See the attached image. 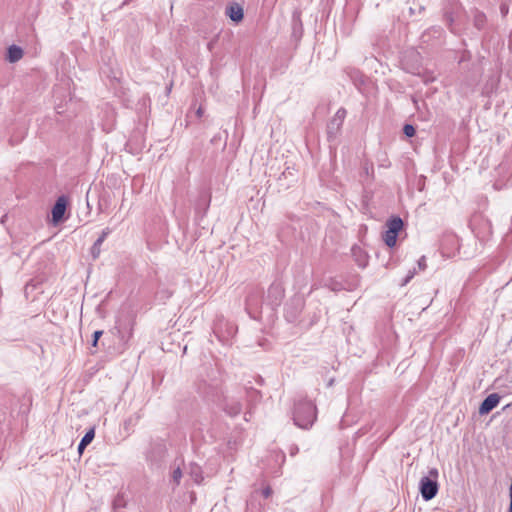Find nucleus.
Instances as JSON below:
<instances>
[{"mask_svg":"<svg viewBox=\"0 0 512 512\" xmlns=\"http://www.w3.org/2000/svg\"><path fill=\"white\" fill-rule=\"evenodd\" d=\"M317 419V408L315 404L306 398H300L294 403L293 421L296 426L302 429L312 427Z\"/></svg>","mask_w":512,"mask_h":512,"instance_id":"obj_1","label":"nucleus"},{"mask_svg":"<svg viewBox=\"0 0 512 512\" xmlns=\"http://www.w3.org/2000/svg\"><path fill=\"white\" fill-rule=\"evenodd\" d=\"M429 475L433 477V479L428 476H424L421 478L419 483L420 493L425 501L433 499L438 493V483L436 481L438 477L437 469H431L429 471Z\"/></svg>","mask_w":512,"mask_h":512,"instance_id":"obj_2","label":"nucleus"},{"mask_svg":"<svg viewBox=\"0 0 512 512\" xmlns=\"http://www.w3.org/2000/svg\"><path fill=\"white\" fill-rule=\"evenodd\" d=\"M346 114H347V112L344 108H340L337 110V112L335 113L333 118L330 120L328 127H327L329 137H334L338 134V132L340 131V129L343 125Z\"/></svg>","mask_w":512,"mask_h":512,"instance_id":"obj_3","label":"nucleus"},{"mask_svg":"<svg viewBox=\"0 0 512 512\" xmlns=\"http://www.w3.org/2000/svg\"><path fill=\"white\" fill-rule=\"evenodd\" d=\"M284 290L280 284L273 283L267 291L265 301L268 305L274 307L278 306L283 298Z\"/></svg>","mask_w":512,"mask_h":512,"instance_id":"obj_4","label":"nucleus"},{"mask_svg":"<svg viewBox=\"0 0 512 512\" xmlns=\"http://www.w3.org/2000/svg\"><path fill=\"white\" fill-rule=\"evenodd\" d=\"M500 402V396L497 393L488 395L479 407V414L486 415L492 411Z\"/></svg>","mask_w":512,"mask_h":512,"instance_id":"obj_5","label":"nucleus"},{"mask_svg":"<svg viewBox=\"0 0 512 512\" xmlns=\"http://www.w3.org/2000/svg\"><path fill=\"white\" fill-rule=\"evenodd\" d=\"M66 206H67L66 198L64 196H60L56 200V202L52 208V220L54 223H58L63 219V216L66 211Z\"/></svg>","mask_w":512,"mask_h":512,"instance_id":"obj_6","label":"nucleus"},{"mask_svg":"<svg viewBox=\"0 0 512 512\" xmlns=\"http://www.w3.org/2000/svg\"><path fill=\"white\" fill-rule=\"evenodd\" d=\"M110 233H111L110 228H105L104 230H102L100 236L98 237V239L92 245V247H91V255H92V258L94 260H96L100 256L101 245L103 244V242L105 241V239L107 238V236Z\"/></svg>","mask_w":512,"mask_h":512,"instance_id":"obj_7","label":"nucleus"},{"mask_svg":"<svg viewBox=\"0 0 512 512\" xmlns=\"http://www.w3.org/2000/svg\"><path fill=\"white\" fill-rule=\"evenodd\" d=\"M226 15L234 22H240L243 17V9L239 4H232L226 8Z\"/></svg>","mask_w":512,"mask_h":512,"instance_id":"obj_8","label":"nucleus"},{"mask_svg":"<svg viewBox=\"0 0 512 512\" xmlns=\"http://www.w3.org/2000/svg\"><path fill=\"white\" fill-rule=\"evenodd\" d=\"M351 252L357 265L361 268H365L368 264V255L366 252L358 246H353Z\"/></svg>","mask_w":512,"mask_h":512,"instance_id":"obj_9","label":"nucleus"},{"mask_svg":"<svg viewBox=\"0 0 512 512\" xmlns=\"http://www.w3.org/2000/svg\"><path fill=\"white\" fill-rule=\"evenodd\" d=\"M224 410L228 415L234 417L241 412L242 405L236 399H226L224 403Z\"/></svg>","mask_w":512,"mask_h":512,"instance_id":"obj_10","label":"nucleus"},{"mask_svg":"<svg viewBox=\"0 0 512 512\" xmlns=\"http://www.w3.org/2000/svg\"><path fill=\"white\" fill-rule=\"evenodd\" d=\"M23 57V50L21 47L17 45H11L9 46L7 50V56L6 59L10 63H15L19 61Z\"/></svg>","mask_w":512,"mask_h":512,"instance_id":"obj_11","label":"nucleus"},{"mask_svg":"<svg viewBox=\"0 0 512 512\" xmlns=\"http://www.w3.org/2000/svg\"><path fill=\"white\" fill-rule=\"evenodd\" d=\"M188 474L196 484H200L203 480L202 468L196 463H190Z\"/></svg>","mask_w":512,"mask_h":512,"instance_id":"obj_12","label":"nucleus"},{"mask_svg":"<svg viewBox=\"0 0 512 512\" xmlns=\"http://www.w3.org/2000/svg\"><path fill=\"white\" fill-rule=\"evenodd\" d=\"M387 227L389 233L398 235L403 227V221L400 217H393L387 222Z\"/></svg>","mask_w":512,"mask_h":512,"instance_id":"obj_13","label":"nucleus"},{"mask_svg":"<svg viewBox=\"0 0 512 512\" xmlns=\"http://www.w3.org/2000/svg\"><path fill=\"white\" fill-rule=\"evenodd\" d=\"M262 297L259 290L252 291L246 298V309L250 310L256 307L259 303V299Z\"/></svg>","mask_w":512,"mask_h":512,"instance_id":"obj_14","label":"nucleus"},{"mask_svg":"<svg viewBox=\"0 0 512 512\" xmlns=\"http://www.w3.org/2000/svg\"><path fill=\"white\" fill-rule=\"evenodd\" d=\"M246 512H263L262 504L254 495L247 501Z\"/></svg>","mask_w":512,"mask_h":512,"instance_id":"obj_15","label":"nucleus"},{"mask_svg":"<svg viewBox=\"0 0 512 512\" xmlns=\"http://www.w3.org/2000/svg\"><path fill=\"white\" fill-rule=\"evenodd\" d=\"M473 22H474V26L477 29L480 30V29L484 28V26L486 24V16H485V14L480 12V11H476L474 13Z\"/></svg>","mask_w":512,"mask_h":512,"instance_id":"obj_16","label":"nucleus"},{"mask_svg":"<svg viewBox=\"0 0 512 512\" xmlns=\"http://www.w3.org/2000/svg\"><path fill=\"white\" fill-rule=\"evenodd\" d=\"M383 240L388 247H394L397 240V235L389 233L387 230L383 235Z\"/></svg>","mask_w":512,"mask_h":512,"instance_id":"obj_17","label":"nucleus"},{"mask_svg":"<svg viewBox=\"0 0 512 512\" xmlns=\"http://www.w3.org/2000/svg\"><path fill=\"white\" fill-rule=\"evenodd\" d=\"M183 476V473H182V470L180 467H177L175 468L173 471H172V475H171V480L172 482L178 486L180 484V481H181V478Z\"/></svg>","mask_w":512,"mask_h":512,"instance_id":"obj_18","label":"nucleus"},{"mask_svg":"<svg viewBox=\"0 0 512 512\" xmlns=\"http://www.w3.org/2000/svg\"><path fill=\"white\" fill-rule=\"evenodd\" d=\"M95 437V429L91 428L86 432V434L81 439L83 445H89Z\"/></svg>","mask_w":512,"mask_h":512,"instance_id":"obj_19","label":"nucleus"},{"mask_svg":"<svg viewBox=\"0 0 512 512\" xmlns=\"http://www.w3.org/2000/svg\"><path fill=\"white\" fill-rule=\"evenodd\" d=\"M415 128L413 125L411 124H406L404 125L403 127V133L407 136V137H413L415 135Z\"/></svg>","mask_w":512,"mask_h":512,"instance_id":"obj_20","label":"nucleus"},{"mask_svg":"<svg viewBox=\"0 0 512 512\" xmlns=\"http://www.w3.org/2000/svg\"><path fill=\"white\" fill-rule=\"evenodd\" d=\"M415 274H416L415 269L409 270L407 276L404 278L403 282L401 283V286L407 285L412 280V278L415 276Z\"/></svg>","mask_w":512,"mask_h":512,"instance_id":"obj_21","label":"nucleus"},{"mask_svg":"<svg viewBox=\"0 0 512 512\" xmlns=\"http://www.w3.org/2000/svg\"><path fill=\"white\" fill-rule=\"evenodd\" d=\"M102 334H103L102 330H97L94 332L92 346H94V347L97 346L98 340L102 336Z\"/></svg>","mask_w":512,"mask_h":512,"instance_id":"obj_22","label":"nucleus"},{"mask_svg":"<svg viewBox=\"0 0 512 512\" xmlns=\"http://www.w3.org/2000/svg\"><path fill=\"white\" fill-rule=\"evenodd\" d=\"M418 267L420 270H425L426 267H427V264H426V258L425 256H422L419 260H418Z\"/></svg>","mask_w":512,"mask_h":512,"instance_id":"obj_23","label":"nucleus"},{"mask_svg":"<svg viewBox=\"0 0 512 512\" xmlns=\"http://www.w3.org/2000/svg\"><path fill=\"white\" fill-rule=\"evenodd\" d=\"M271 494H272V489H271L269 486L265 487V488L262 490V495H263L265 498L270 497V496H271Z\"/></svg>","mask_w":512,"mask_h":512,"instance_id":"obj_24","label":"nucleus"},{"mask_svg":"<svg viewBox=\"0 0 512 512\" xmlns=\"http://www.w3.org/2000/svg\"><path fill=\"white\" fill-rule=\"evenodd\" d=\"M445 19H446V22L447 24L451 27L452 26V22H453V17L451 14L449 13H446L445 14Z\"/></svg>","mask_w":512,"mask_h":512,"instance_id":"obj_25","label":"nucleus"},{"mask_svg":"<svg viewBox=\"0 0 512 512\" xmlns=\"http://www.w3.org/2000/svg\"><path fill=\"white\" fill-rule=\"evenodd\" d=\"M87 445H83L82 442L80 441L79 445H78V453L81 455L84 451V449L86 448Z\"/></svg>","mask_w":512,"mask_h":512,"instance_id":"obj_26","label":"nucleus"},{"mask_svg":"<svg viewBox=\"0 0 512 512\" xmlns=\"http://www.w3.org/2000/svg\"><path fill=\"white\" fill-rule=\"evenodd\" d=\"M509 493H510V506H509L508 512H512V484L509 487Z\"/></svg>","mask_w":512,"mask_h":512,"instance_id":"obj_27","label":"nucleus"},{"mask_svg":"<svg viewBox=\"0 0 512 512\" xmlns=\"http://www.w3.org/2000/svg\"><path fill=\"white\" fill-rule=\"evenodd\" d=\"M501 12L504 15L507 14L508 13V7L506 5H502L501 6Z\"/></svg>","mask_w":512,"mask_h":512,"instance_id":"obj_28","label":"nucleus"},{"mask_svg":"<svg viewBox=\"0 0 512 512\" xmlns=\"http://www.w3.org/2000/svg\"><path fill=\"white\" fill-rule=\"evenodd\" d=\"M208 49L211 50L212 49V43H209L208 44Z\"/></svg>","mask_w":512,"mask_h":512,"instance_id":"obj_29","label":"nucleus"}]
</instances>
